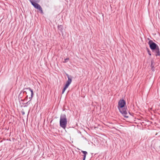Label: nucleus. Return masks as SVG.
Masks as SVG:
<instances>
[{
  "instance_id": "nucleus-1",
  "label": "nucleus",
  "mask_w": 160,
  "mask_h": 160,
  "mask_svg": "<svg viewBox=\"0 0 160 160\" xmlns=\"http://www.w3.org/2000/svg\"><path fill=\"white\" fill-rule=\"evenodd\" d=\"M118 108L119 112L125 118H128L129 116L127 113L128 109L125 100L122 99L118 101Z\"/></svg>"
},
{
  "instance_id": "nucleus-2",
  "label": "nucleus",
  "mask_w": 160,
  "mask_h": 160,
  "mask_svg": "<svg viewBox=\"0 0 160 160\" xmlns=\"http://www.w3.org/2000/svg\"><path fill=\"white\" fill-rule=\"evenodd\" d=\"M150 48L152 52L155 53L156 56H160V50L159 47L152 40H149L148 42Z\"/></svg>"
},
{
  "instance_id": "nucleus-3",
  "label": "nucleus",
  "mask_w": 160,
  "mask_h": 160,
  "mask_svg": "<svg viewBox=\"0 0 160 160\" xmlns=\"http://www.w3.org/2000/svg\"><path fill=\"white\" fill-rule=\"evenodd\" d=\"M67 122L66 115L65 114H61L60 119V126L63 129H65L67 124Z\"/></svg>"
},
{
  "instance_id": "nucleus-4",
  "label": "nucleus",
  "mask_w": 160,
  "mask_h": 160,
  "mask_svg": "<svg viewBox=\"0 0 160 160\" xmlns=\"http://www.w3.org/2000/svg\"><path fill=\"white\" fill-rule=\"evenodd\" d=\"M29 1L35 8L40 11L41 14H43L42 8L39 4L37 3L39 2L40 0H29Z\"/></svg>"
},
{
  "instance_id": "nucleus-5",
  "label": "nucleus",
  "mask_w": 160,
  "mask_h": 160,
  "mask_svg": "<svg viewBox=\"0 0 160 160\" xmlns=\"http://www.w3.org/2000/svg\"><path fill=\"white\" fill-rule=\"evenodd\" d=\"M27 90H28L29 91H30L31 92V97L29 98V99H30V100H31L32 99V98L33 97V95H34L33 91V90L31 89L30 88H24L22 90L23 94H25L26 95L27 94V92L26 91Z\"/></svg>"
},
{
  "instance_id": "nucleus-6",
  "label": "nucleus",
  "mask_w": 160,
  "mask_h": 160,
  "mask_svg": "<svg viewBox=\"0 0 160 160\" xmlns=\"http://www.w3.org/2000/svg\"><path fill=\"white\" fill-rule=\"evenodd\" d=\"M82 152L83 155H82L83 156L82 160H85L86 159L87 155L88 154V152L86 151H81Z\"/></svg>"
},
{
  "instance_id": "nucleus-7",
  "label": "nucleus",
  "mask_w": 160,
  "mask_h": 160,
  "mask_svg": "<svg viewBox=\"0 0 160 160\" xmlns=\"http://www.w3.org/2000/svg\"><path fill=\"white\" fill-rule=\"evenodd\" d=\"M58 28L59 30L62 33L63 31V27L62 25H58Z\"/></svg>"
},
{
  "instance_id": "nucleus-8",
  "label": "nucleus",
  "mask_w": 160,
  "mask_h": 160,
  "mask_svg": "<svg viewBox=\"0 0 160 160\" xmlns=\"http://www.w3.org/2000/svg\"><path fill=\"white\" fill-rule=\"evenodd\" d=\"M155 65V63L153 60H152L151 62V67L152 68V71H154V69H152L153 68H154V66Z\"/></svg>"
},
{
  "instance_id": "nucleus-9",
  "label": "nucleus",
  "mask_w": 160,
  "mask_h": 160,
  "mask_svg": "<svg viewBox=\"0 0 160 160\" xmlns=\"http://www.w3.org/2000/svg\"><path fill=\"white\" fill-rule=\"evenodd\" d=\"M66 75H67V77L68 78V81H67L68 82H70V83H71V82H72V78H71V76H70L71 78H70L69 75H68V74H67Z\"/></svg>"
},
{
  "instance_id": "nucleus-10",
  "label": "nucleus",
  "mask_w": 160,
  "mask_h": 160,
  "mask_svg": "<svg viewBox=\"0 0 160 160\" xmlns=\"http://www.w3.org/2000/svg\"><path fill=\"white\" fill-rule=\"evenodd\" d=\"M23 92L22 90H21L20 92V93L18 95V98H22L23 97Z\"/></svg>"
},
{
  "instance_id": "nucleus-11",
  "label": "nucleus",
  "mask_w": 160,
  "mask_h": 160,
  "mask_svg": "<svg viewBox=\"0 0 160 160\" xmlns=\"http://www.w3.org/2000/svg\"><path fill=\"white\" fill-rule=\"evenodd\" d=\"M30 101L31 100H30L28 102H27L26 103H22V104L24 105L23 107H28V105H29L30 103Z\"/></svg>"
},
{
  "instance_id": "nucleus-12",
  "label": "nucleus",
  "mask_w": 160,
  "mask_h": 160,
  "mask_svg": "<svg viewBox=\"0 0 160 160\" xmlns=\"http://www.w3.org/2000/svg\"><path fill=\"white\" fill-rule=\"evenodd\" d=\"M146 49H147V51L148 54L150 56H151V51L148 48H147Z\"/></svg>"
},
{
  "instance_id": "nucleus-13",
  "label": "nucleus",
  "mask_w": 160,
  "mask_h": 160,
  "mask_svg": "<svg viewBox=\"0 0 160 160\" xmlns=\"http://www.w3.org/2000/svg\"><path fill=\"white\" fill-rule=\"evenodd\" d=\"M69 60V58H66L64 59V61L63 62L64 63H66L68 62V60Z\"/></svg>"
},
{
  "instance_id": "nucleus-14",
  "label": "nucleus",
  "mask_w": 160,
  "mask_h": 160,
  "mask_svg": "<svg viewBox=\"0 0 160 160\" xmlns=\"http://www.w3.org/2000/svg\"><path fill=\"white\" fill-rule=\"evenodd\" d=\"M67 88H66L65 87H64L63 88V89L62 90V94H63L64 93V92L66 90V89Z\"/></svg>"
},
{
  "instance_id": "nucleus-15",
  "label": "nucleus",
  "mask_w": 160,
  "mask_h": 160,
  "mask_svg": "<svg viewBox=\"0 0 160 160\" xmlns=\"http://www.w3.org/2000/svg\"><path fill=\"white\" fill-rule=\"evenodd\" d=\"M69 86V85L68 84L66 83L65 84L64 87L67 88Z\"/></svg>"
},
{
  "instance_id": "nucleus-16",
  "label": "nucleus",
  "mask_w": 160,
  "mask_h": 160,
  "mask_svg": "<svg viewBox=\"0 0 160 160\" xmlns=\"http://www.w3.org/2000/svg\"><path fill=\"white\" fill-rule=\"evenodd\" d=\"M28 95H27L26 96L25 99H24L25 100H27L28 99Z\"/></svg>"
},
{
  "instance_id": "nucleus-17",
  "label": "nucleus",
  "mask_w": 160,
  "mask_h": 160,
  "mask_svg": "<svg viewBox=\"0 0 160 160\" xmlns=\"http://www.w3.org/2000/svg\"><path fill=\"white\" fill-rule=\"evenodd\" d=\"M22 114L23 115H24L25 114V113L24 112L22 111Z\"/></svg>"
},
{
  "instance_id": "nucleus-18",
  "label": "nucleus",
  "mask_w": 160,
  "mask_h": 160,
  "mask_svg": "<svg viewBox=\"0 0 160 160\" xmlns=\"http://www.w3.org/2000/svg\"><path fill=\"white\" fill-rule=\"evenodd\" d=\"M66 83L68 84L69 85L71 84V83H70V82H68L67 81L66 82Z\"/></svg>"
},
{
  "instance_id": "nucleus-19",
  "label": "nucleus",
  "mask_w": 160,
  "mask_h": 160,
  "mask_svg": "<svg viewBox=\"0 0 160 160\" xmlns=\"http://www.w3.org/2000/svg\"><path fill=\"white\" fill-rule=\"evenodd\" d=\"M21 100L22 102H23L25 101L24 99H21Z\"/></svg>"
},
{
  "instance_id": "nucleus-20",
  "label": "nucleus",
  "mask_w": 160,
  "mask_h": 160,
  "mask_svg": "<svg viewBox=\"0 0 160 160\" xmlns=\"http://www.w3.org/2000/svg\"><path fill=\"white\" fill-rule=\"evenodd\" d=\"M152 69H154V71H154V68H153Z\"/></svg>"
},
{
  "instance_id": "nucleus-21",
  "label": "nucleus",
  "mask_w": 160,
  "mask_h": 160,
  "mask_svg": "<svg viewBox=\"0 0 160 160\" xmlns=\"http://www.w3.org/2000/svg\"><path fill=\"white\" fill-rule=\"evenodd\" d=\"M129 114H130V115H132L131 114V113L130 112H129Z\"/></svg>"
}]
</instances>
